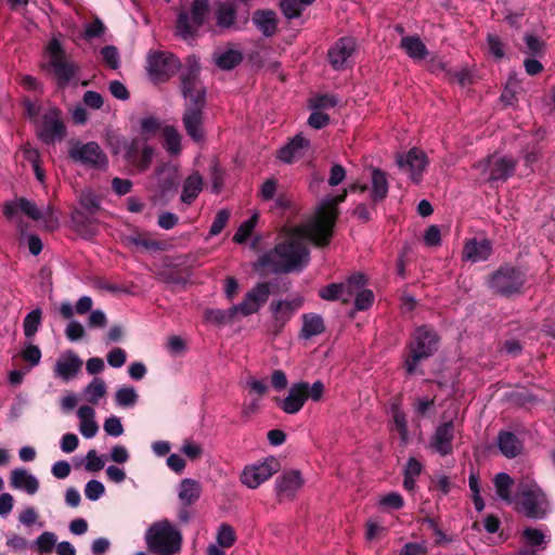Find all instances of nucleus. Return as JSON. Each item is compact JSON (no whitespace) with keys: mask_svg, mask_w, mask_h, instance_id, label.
<instances>
[{"mask_svg":"<svg viewBox=\"0 0 555 555\" xmlns=\"http://www.w3.org/2000/svg\"><path fill=\"white\" fill-rule=\"evenodd\" d=\"M188 67L181 73V90L183 98L189 100L182 116L183 127L195 142L204 139L203 114L206 106V90L201 80L199 63L196 56H189Z\"/></svg>","mask_w":555,"mask_h":555,"instance_id":"1","label":"nucleus"},{"mask_svg":"<svg viewBox=\"0 0 555 555\" xmlns=\"http://www.w3.org/2000/svg\"><path fill=\"white\" fill-rule=\"evenodd\" d=\"M347 197V191L322 201L314 218L308 222L291 229V237L283 243H300L308 240L310 243H323L327 240L338 216V205Z\"/></svg>","mask_w":555,"mask_h":555,"instance_id":"2","label":"nucleus"},{"mask_svg":"<svg viewBox=\"0 0 555 555\" xmlns=\"http://www.w3.org/2000/svg\"><path fill=\"white\" fill-rule=\"evenodd\" d=\"M309 255L307 245H274V249L260 257L254 268L271 273L300 271L309 262Z\"/></svg>","mask_w":555,"mask_h":555,"instance_id":"3","label":"nucleus"},{"mask_svg":"<svg viewBox=\"0 0 555 555\" xmlns=\"http://www.w3.org/2000/svg\"><path fill=\"white\" fill-rule=\"evenodd\" d=\"M144 540L149 551L155 555H175L182 545L181 532L167 519L153 522Z\"/></svg>","mask_w":555,"mask_h":555,"instance_id":"4","label":"nucleus"},{"mask_svg":"<svg viewBox=\"0 0 555 555\" xmlns=\"http://www.w3.org/2000/svg\"><path fill=\"white\" fill-rule=\"evenodd\" d=\"M439 337L437 333L427 325L417 327L409 343V356L404 361L406 374L416 373L418 363L431 357L438 349Z\"/></svg>","mask_w":555,"mask_h":555,"instance_id":"5","label":"nucleus"},{"mask_svg":"<svg viewBox=\"0 0 555 555\" xmlns=\"http://www.w3.org/2000/svg\"><path fill=\"white\" fill-rule=\"evenodd\" d=\"M209 14L208 0H193L189 10L181 9L177 16V35L184 41L192 43L201 29L204 26Z\"/></svg>","mask_w":555,"mask_h":555,"instance_id":"6","label":"nucleus"},{"mask_svg":"<svg viewBox=\"0 0 555 555\" xmlns=\"http://www.w3.org/2000/svg\"><path fill=\"white\" fill-rule=\"evenodd\" d=\"M18 211L46 230L52 231L59 227V217L51 206L38 207L35 202L24 197L4 205L3 214L8 219L13 220Z\"/></svg>","mask_w":555,"mask_h":555,"instance_id":"7","label":"nucleus"},{"mask_svg":"<svg viewBox=\"0 0 555 555\" xmlns=\"http://www.w3.org/2000/svg\"><path fill=\"white\" fill-rule=\"evenodd\" d=\"M324 391L325 386L321 380H315L313 384L308 382L294 383L287 396L279 403V406L287 414H297L308 399L319 402Z\"/></svg>","mask_w":555,"mask_h":555,"instance_id":"8","label":"nucleus"},{"mask_svg":"<svg viewBox=\"0 0 555 555\" xmlns=\"http://www.w3.org/2000/svg\"><path fill=\"white\" fill-rule=\"evenodd\" d=\"M516 165L514 157L493 153L474 164L473 168L480 171L485 181L498 183L507 181L514 175Z\"/></svg>","mask_w":555,"mask_h":555,"instance_id":"9","label":"nucleus"},{"mask_svg":"<svg viewBox=\"0 0 555 555\" xmlns=\"http://www.w3.org/2000/svg\"><path fill=\"white\" fill-rule=\"evenodd\" d=\"M516 508L529 518H543L547 511V501L535 483L521 487L517 494Z\"/></svg>","mask_w":555,"mask_h":555,"instance_id":"10","label":"nucleus"},{"mask_svg":"<svg viewBox=\"0 0 555 555\" xmlns=\"http://www.w3.org/2000/svg\"><path fill=\"white\" fill-rule=\"evenodd\" d=\"M49 65L55 74L59 85L69 83L77 75L79 67L66 59L65 50L56 38H52L47 47Z\"/></svg>","mask_w":555,"mask_h":555,"instance_id":"11","label":"nucleus"},{"mask_svg":"<svg viewBox=\"0 0 555 555\" xmlns=\"http://www.w3.org/2000/svg\"><path fill=\"white\" fill-rule=\"evenodd\" d=\"M524 284L525 273L508 264L501 267L489 279V287L502 296L519 293Z\"/></svg>","mask_w":555,"mask_h":555,"instance_id":"12","label":"nucleus"},{"mask_svg":"<svg viewBox=\"0 0 555 555\" xmlns=\"http://www.w3.org/2000/svg\"><path fill=\"white\" fill-rule=\"evenodd\" d=\"M365 284V275L363 273L356 272L352 273L346 282L332 283L322 287L319 291V296L324 300L334 301L340 299L343 302L347 304L359 289L364 287Z\"/></svg>","mask_w":555,"mask_h":555,"instance_id":"13","label":"nucleus"},{"mask_svg":"<svg viewBox=\"0 0 555 555\" xmlns=\"http://www.w3.org/2000/svg\"><path fill=\"white\" fill-rule=\"evenodd\" d=\"M302 305L304 298L300 296L292 299L273 300L269 307L272 320L268 326V332L279 335Z\"/></svg>","mask_w":555,"mask_h":555,"instance_id":"14","label":"nucleus"},{"mask_svg":"<svg viewBox=\"0 0 555 555\" xmlns=\"http://www.w3.org/2000/svg\"><path fill=\"white\" fill-rule=\"evenodd\" d=\"M280 469V463L273 456L246 465L240 476L241 482L248 489H257Z\"/></svg>","mask_w":555,"mask_h":555,"instance_id":"15","label":"nucleus"},{"mask_svg":"<svg viewBox=\"0 0 555 555\" xmlns=\"http://www.w3.org/2000/svg\"><path fill=\"white\" fill-rule=\"evenodd\" d=\"M396 163L400 170L406 173L413 183L417 184L422 181L429 162L424 151L412 147L408 153L397 155Z\"/></svg>","mask_w":555,"mask_h":555,"instance_id":"16","label":"nucleus"},{"mask_svg":"<svg viewBox=\"0 0 555 555\" xmlns=\"http://www.w3.org/2000/svg\"><path fill=\"white\" fill-rule=\"evenodd\" d=\"M179 60L169 52H151L147 57V72L152 80L165 81L179 68Z\"/></svg>","mask_w":555,"mask_h":555,"instance_id":"17","label":"nucleus"},{"mask_svg":"<svg viewBox=\"0 0 555 555\" xmlns=\"http://www.w3.org/2000/svg\"><path fill=\"white\" fill-rule=\"evenodd\" d=\"M69 157L77 163L93 168H105L107 157L96 142L76 143L69 151Z\"/></svg>","mask_w":555,"mask_h":555,"instance_id":"18","label":"nucleus"},{"mask_svg":"<svg viewBox=\"0 0 555 555\" xmlns=\"http://www.w3.org/2000/svg\"><path fill=\"white\" fill-rule=\"evenodd\" d=\"M211 14L220 33L240 30L248 22V17H244L242 26L238 25L236 8L229 1L216 2L211 9Z\"/></svg>","mask_w":555,"mask_h":555,"instance_id":"19","label":"nucleus"},{"mask_svg":"<svg viewBox=\"0 0 555 555\" xmlns=\"http://www.w3.org/2000/svg\"><path fill=\"white\" fill-rule=\"evenodd\" d=\"M154 149L137 138L125 144V157L140 171L146 170L153 159Z\"/></svg>","mask_w":555,"mask_h":555,"instance_id":"20","label":"nucleus"},{"mask_svg":"<svg viewBox=\"0 0 555 555\" xmlns=\"http://www.w3.org/2000/svg\"><path fill=\"white\" fill-rule=\"evenodd\" d=\"M270 296V285L267 282L257 283L245 295L242 302L236 306L237 311L244 317L256 313L267 302Z\"/></svg>","mask_w":555,"mask_h":555,"instance_id":"21","label":"nucleus"},{"mask_svg":"<svg viewBox=\"0 0 555 555\" xmlns=\"http://www.w3.org/2000/svg\"><path fill=\"white\" fill-rule=\"evenodd\" d=\"M356 49V41L351 37L339 38L328 50V60L333 68L343 69L348 65Z\"/></svg>","mask_w":555,"mask_h":555,"instance_id":"22","label":"nucleus"},{"mask_svg":"<svg viewBox=\"0 0 555 555\" xmlns=\"http://www.w3.org/2000/svg\"><path fill=\"white\" fill-rule=\"evenodd\" d=\"M81 366L82 360L73 350H67L56 360L53 373L55 377L68 382L77 376Z\"/></svg>","mask_w":555,"mask_h":555,"instance_id":"23","label":"nucleus"},{"mask_svg":"<svg viewBox=\"0 0 555 555\" xmlns=\"http://www.w3.org/2000/svg\"><path fill=\"white\" fill-rule=\"evenodd\" d=\"M40 140L47 144L62 140L65 135V127L59 112L53 109L43 116L41 129L38 132Z\"/></svg>","mask_w":555,"mask_h":555,"instance_id":"24","label":"nucleus"},{"mask_svg":"<svg viewBox=\"0 0 555 555\" xmlns=\"http://www.w3.org/2000/svg\"><path fill=\"white\" fill-rule=\"evenodd\" d=\"M454 430V423L452 421L439 425L430 439V448L441 456L451 454Z\"/></svg>","mask_w":555,"mask_h":555,"instance_id":"25","label":"nucleus"},{"mask_svg":"<svg viewBox=\"0 0 555 555\" xmlns=\"http://www.w3.org/2000/svg\"><path fill=\"white\" fill-rule=\"evenodd\" d=\"M309 147L310 141L298 133L278 151L276 157L284 164H292L301 158Z\"/></svg>","mask_w":555,"mask_h":555,"instance_id":"26","label":"nucleus"},{"mask_svg":"<svg viewBox=\"0 0 555 555\" xmlns=\"http://www.w3.org/2000/svg\"><path fill=\"white\" fill-rule=\"evenodd\" d=\"M10 486L15 490L34 495L39 490V480L25 468H15L10 475Z\"/></svg>","mask_w":555,"mask_h":555,"instance_id":"27","label":"nucleus"},{"mask_svg":"<svg viewBox=\"0 0 555 555\" xmlns=\"http://www.w3.org/2000/svg\"><path fill=\"white\" fill-rule=\"evenodd\" d=\"M302 325L299 331V337L308 340L314 336L321 335L325 331L323 318L318 313H304L301 317Z\"/></svg>","mask_w":555,"mask_h":555,"instance_id":"28","label":"nucleus"},{"mask_svg":"<svg viewBox=\"0 0 555 555\" xmlns=\"http://www.w3.org/2000/svg\"><path fill=\"white\" fill-rule=\"evenodd\" d=\"M304 485L301 474L298 470L284 473L275 480V488L279 494L291 495Z\"/></svg>","mask_w":555,"mask_h":555,"instance_id":"29","label":"nucleus"},{"mask_svg":"<svg viewBox=\"0 0 555 555\" xmlns=\"http://www.w3.org/2000/svg\"><path fill=\"white\" fill-rule=\"evenodd\" d=\"M94 415V410L89 405H81L77 411L79 431L87 439L93 438L99 430Z\"/></svg>","mask_w":555,"mask_h":555,"instance_id":"30","label":"nucleus"},{"mask_svg":"<svg viewBox=\"0 0 555 555\" xmlns=\"http://www.w3.org/2000/svg\"><path fill=\"white\" fill-rule=\"evenodd\" d=\"M498 447L501 453L507 459L516 457L522 450L521 441L511 431H501L499 434Z\"/></svg>","mask_w":555,"mask_h":555,"instance_id":"31","label":"nucleus"},{"mask_svg":"<svg viewBox=\"0 0 555 555\" xmlns=\"http://www.w3.org/2000/svg\"><path fill=\"white\" fill-rule=\"evenodd\" d=\"M201 486L192 478H184L178 487V498L184 506L192 505L201 496Z\"/></svg>","mask_w":555,"mask_h":555,"instance_id":"32","label":"nucleus"},{"mask_svg":"<svg viewBox=\"0 0 555 555\" xmlns=\"http://www.w3.org/2000/svg\"><path fill=\"white\" fill-rule=\"evenodd\" d=\"M92 298L90 296H82L77 300L75 307H73L69 301L61 302L59 311L64 319L70 320L75 313L83 315L90 312L92 310Z\"/></svg>","mask_w":555,"mask_h":555,"instance_id":"33","label":"nucleus"},{"mask_svg":"<svg viewBox=\"0 0 555 555\" xmlns=\"http://www.w3.org/2000/svg\"><path fill=\"white\" fill-rule=\"evenodd\" d=\"M203 190V178L198 172L191 173L183 182L181 202L190 205Z\"/></svg>","mask_w":555,"mask_h":555,"instance_id":"34","label":"nucleus"},{"mask_svg":"<svg viewBox=\"0 0 555 555\" xmlns=\"http://www.w3.org/2000/svg\"><path fill=\"white\" fill-rule=\"evenodd\" d=\"M400 47L405 51L409 57L414 61L424 60L428 54L426 46L417 36L402 37Z\"/></svg>","mask_w":555,"mask_h":555,"instance_id":"35","label":"nucleus"},{"mask_svg":"<svg viewBox=\"0 0 555 555\" xmlns=\"http://www.w3.org/2000/svg\"><path fill=\"white\" fill-rule=\"evenodd\" d=\"M371 197L374 202L384 199L388 194L387 175L378 168H374L371 175Z\"/></svg>","mask_w":555,"mask_h":555,"instance_id":"36","label":"nucleus"},{"mask_svg":"<svg viewBox=\"0 0 555 555\" xmlns=\"http://www.w3.org/2000/svg\"><path fill=\"white\" fill-rule=\"evenodd\" d=\"M253 22L266 37H271L276 31L275 13L272 11H256Z\"/></svg>","mask_w":555,"mask_h":555,"instance_id":"37","label":"nucleus"},{"mask_svg":"<svg viewBox=\"0 0 555 555\" xmlns=\"http://www.w3.org/2000/svg\"><path fill=\"white\" fill-rule=\"evenodd\" d=\"M214 60L219 68L230 70L242 62L243 55L237 50L229 49L225 51L215 52Z\"/></svg>","mask_w":555,"mask_h":555,"instance_id":"38","label":"nucleus"},{"mask_svg":"<svg viewBox=\"0 0 555 555\" xmlns=\"http://www.w3.org/2000/svg\"><path fill=\"white\" fill-rule=\"evenodd\" d=\"M423 465L415 457H410L406 462L403 472V488L408 491H413L416 483V478L421 475Z\"/></svg>","mask_w":555,"mask_h":555,"instance_id":"39","label":"nucleus"},{"mask_svg":"<svg viewBox=\"0 0 555 555\" xmlns=\"http://www.w3.org/2000/svg\"><path fill=\"white\" fill-rule=\"evenodd\" d=\"M491 253V245H464L463 259L476 263L487 260Z\"/></svg>","mask_w":555,"mask_h":555,"instance_id":"40","label":"nucleus"},{"mask_svg":"<svg viewBox=\"0 0 555 555\" xmlns=\"http://www.w3.org/2000/svg\"><path fill=\"white\" fill-rule=\"evenodd\" d=\"M106 393V384L100 377H94L83 389L85 399L92 404L98 403V401L104 397Z\"/></svg>","mask_w":555,"mask_h":555,"instance_id":"41","label":"nucleus"},{"mask_svg":"<svg viewBox=\"0 0 555 555\" xmlns=\"http://www.w3.org/2000/svg\"><path fill=\"white\" fill-rule=\"evenodd\" d=\"M512 486H513V479L506 473H499L495 476L494 487H495L496 494L501 500H503L507 503L513 502L512 490H511Z\"/></svg>","mask_w":555,"mask_h":555,"instance_id":"42","label":"nucleus"},{"mask_svg":"<svg viewBox=\"0 0 555 555\" xmlns=\"http://www.w3.org/2000/svg\"><path fill=\"white\" fill-rule=\"evenodd\" d=\"M165 138V149L171 155H177L181 151V135L173 126H166L163 129Z\"/></svg>","mask_w":555,"mask_h":555,"instance_id":"43","label":"nucleus"},{"mask_svg":"<svg viewBox=\"0 0 555 555\" xmlns=\"http://www.w3.org/2000/svg\"><path fill=\"white\" fill-rule=\"evenodd\" d=\"M238 313L236 306L229 309H207L205 311V320L217 324H223L231 321Z\"/></svg>","mask_w":555,"mask_h":555,"instance_id":"44","label":"nucleus"},{"mask_svg":"<svg viewBox=\"0 0 555 555\" xmlns=\"http://www.w3.org/2000/svg\"><path fill=\"white\" fill-rule=\"evenodd\" d=\"M42 311L36 308L26 314L23 322L24 335L27 338L34 337L41 323Z\"/></svg>","mask_w":555,"mask_h":555,"instance_id":"45","label":"nucleus"},{"mask_svg":"<svg viewBox=\"0 0 555 555\" xmlns=\"http://www.w3.org/2000/svg\"><path fill=\"white\" fill-rule=\"evenodd\" d=\"M259 219V214L254 212L247 220H245L237 229L233 236V243H245L253 233Z\"/></svg>","mask_w":555,"mask_h":555,"instance_id":"46","label":"nucleus"},{"mask_svg":"<svg viewBox=\"0 0 555 555\" xmlns=\"http://www.w3.org/2000/svg\"><path fill=\"white\" fill-rule=\"evenodd\" d=\"M217 543L223 548L231 547L236 541V534L229 524H221L217 531Z\"/></svg>","mask_w":555,"mask_h":555,"instance_id":"47","label":"nucleus"},{"mask_svg":"<svg viewBox=\"0 0 555 555\" xmlns=\"http://www.w3.org/2000/svg\"><path fill=\"white\" fill-rule=\"evenodd\" d=\"M115 400L119 406H133L138 401V393L133 387H120L115 393Z\"/></svg>","mask_w":555,"mask_h":555,"instance_id":"48","label":"nucleus"},{"mask_svg":"<svg viewBox=\"0 0 555 555\" xmlns=\"http://www.w3.org/2000/svg\"><path fill=\"white\" fill-rule=\"evenodd\" d=\"M521 541L526 546H541L546 544V537L542 530L537 528H525Z\"/></svg>","mask_w":555,"mask_h":555,"instance_id":"49","label":"nucleus"},{"mask_svg":"<svg viewBox=\"0 0 555 555\" xmlns=\"http://www.w3.org/2000/svg\"><path fill=\"white\" fill-rule=\"evenodd\" d=\"M56 534L51 531L42 532L35 541L37 551L41 554H49L53 551L56 545Z\"/></svg>","mask_w":555,"mask_h":555,"instance_id":"50","label":"nucleus"},{"mask_svg":"<svg viewBox=\"0 0 555 555\" xmlns=\"http://www.w3.org/2000/svg\"><path fill=\"white\" fill-rule=\"evenodd\" d=\"M82 208L93 214L100 208L101 198L91 189L83 190L79 196Z\"/></svg>","mask_w":555,"mask_h":555,"instance_id":"51","label":"nucleus"},{"mask_svg":"<svg viewBox=\"0 0 555 555\" xmlns=\"http://www.w3.org/2000/svg\"><path fill=\"white\" fill-rule=\"evenodd\" d=\"M374 302V294L371 289H359L354 294V308L358 311H364L372 307Z\"/></svg>","mask_w":555,"mask_h":555,"instance_id":"52","label":"nucleus"},{"mask_svg":"<svg viewBox=\"0 0 555 555\" xmlns=\"http://www.w3.org/2000/svg\"><path fill=\"white\" fill-rule=\"evenodd\" d=\"M142 142L149 140L151 137L155 135L156 132L160 128V124L157 118L154 116H147L140 121Z\"/></svg>","mask_w":555,"mask_h":555,"instance_id":"53","label":"nucleus"},{"mask_svg":"<svg viewBox=\"0 0 555 555\" xmlns=\"http://www.w3.org/2000/svg\"><path fill=\"white\" fill-rule=\"evenodd\" d=\"M86 335L85 327L82 324L73 318L69 320L65 327V336L69 341H78Z\"/></svg>","mask_w":555,"mask_h":555,"instance_id":"54","label":"nucleus"},{"mask_svg":"<svg viewBox=\"0 0 555 555\" xmlns=\"http://www.w3.org/2000/svg\"><path fill=\"white\" fill-rule=\"evenodd\" d=\"M392 418L396 429L398 430L400 438L403 442L408 440V422L405 413L400 409L396 408L392 412Z\"/></svg>","mask_w":555,"mask_h":555,"instance_id":"55","label":"nucleus"},{"mask_svg":"<svg viewBox=\"0 0 555 555\" xmlns=\"http://www.w3.org/2000/svg\"><path fill=\"white\" fill-rule=\"evenodd\" d=\"M103 61L112 68L117 69L120 65L119 52L114 46H105L101 49Z\"/></svg>","mask_w":555,"mask_h":555,"instance_id":"56","label":"nucleus"},{"mask_svg":"<svg viewBox=\"0 0 555 555\" xmlns=\"http://www.w3.org/2000/svg\"><path fill=\"white\" fill-rule=\"evenodd\" d=\"M230 218V211L228 209H221L217 212L214 221L209 229L210 235H217L222 232Z\"/></svg>","mask_w":555,"mask_h":555,"instance_id":"57","label":"nucleus"},{"mask_svg":"<svg viewBox=\"0 0 555 555\" xmlns=\"http://www.w3.org/2000/svg\"><path fill=\"white\" fill-rule=\"evenodd\" d=\"M280 8L284 16L288 20L298 17L302 11L298 0H283L280 3Z\"/></svg>","mask_w":555,"mask_h":555,"instance_id":"58","label":"nucleus"},{"mask_svg":"<svg viewBox=\"0 0 555 555\" xmlns=\"http://www.w3.org/2000/svg\"><path fill=\"white\" fill-rule=\"evenodd\" d=\"M22 358L29 362L30 366H37L41 360V350L38 346L28 344L22 351Z\"/></svg>","mask_w":555,"mask_h":555,"instance_id":"59","label":"nucleus"},{"mask_svg":"<svg viewBox=\"0 0 555 555\" xmlns=\"http://www.w3.org/2000/svg\"><path fill=\"white\" fill-rule=\"evenodd\" d=\"M107 363L114 369L121 367L127 361V353L120 347L113 348L106 356Z\"/></svg>","mask_w":555,"mask_h":555,"instance_id":"60","label":"nucleus"},{"mask_svg":"<svg viewBox=\"0 0 555 555\" xmlns=\"http://www.w3.org/2000/svg\"><path fill=\"white\" fill-rule=\"evenodd\" d=\"M104 485L99 480H90L85 488V495L90 501H96L104 494Z\"/></svg>","mask_w":555,"mask_h":555,"instance_id":"61","label":"nucleus"},{"mask_svg":"<svg viewBox=\"0 0 555 555\" xmlns=\"http://www.w3.org/2000/svg\"><path fill=\"white\" fill-rule=\"evenodd\" d=\"M379 504L389 509H400L404 505L403 498L398 492H390L379 500Z\"/></svg>","mask_w":555,"mask_h":555,"instance_id":"62","label":"nucleus"},{"mask_svg":"<svg viewBox=\"0 0 555 555\" xmlns=\"http://www.w3.org/2000/svg\"><path fill=\"white\" fill-rule=\"evenodd\" d=\"M103 428L104 431L112 437H119L124 433V427L120 422V418L114 415L105 420Z\"/></svg>","mask_w":555,"mask_h":555,"instance_id":"63","label":"nucleus"},{"mask_svg":"<svg viewBox=\"0 0 555 555\" xmlns=\"http://www.w3.org/2000/svg\"><path fill=\"white\" fill-rule=\"evenodd\" d=\"M104 465L103 457L99 456L95 450L88 451L85 463V468L88 472H99Z\"/></svg>","mask_w":555,"mask_h":555,"instance_id":"64","label":"nucleus"}]
</instances>
